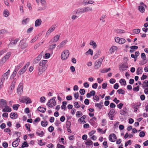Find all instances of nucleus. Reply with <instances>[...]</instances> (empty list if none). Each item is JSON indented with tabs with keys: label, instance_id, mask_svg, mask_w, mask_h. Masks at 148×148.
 I'll list each match as a JSON object with an SVG mask.
<instances>
[{
	"label": "nucleus",
	"instance_id": "5701e85b",
	"mask_svg": "<svg viewBox=\"0 0 148 148\" xmlns=\"http://www.w3.org/2000/svg\"><path fill=\"white\" fill-rule=\"evenodd\" d=\"M117 49V47L115 46H112L109 50V51L112 54L114 53Z\"/></svg>",
	"mask_w": 148,
	"mask_h": 148
},
{
	"label": "nucleus",
	"instance_id": "9b49d317",
	"mask_svg": "<svg viewBox=\"0 0 148 148\" xmlns=\"http://www.w3.org/2000/svg\"><path fill=\"white\" fill-rule=\"evenodd\" d=\"M23 86L22 85H21V84H20L17 88V92L18 93L19 95L21 94L23 92Z\"/></svg>",
	"mask_w": 148,
	"mask_h": 148
},
{
	"label": "nucleus",
	"instance_id": "052dcab7",
	"mask_svg": "<svg viewBox=\"0 0 148 148\" xmlns=\"http://www.w3.org/2000/svg\"><path fill=\"white\" fill-rule=\"evenodd\" d=\"M102 126H104L106 125L107 123L106 120L105 119H103L102 120Z\"/></svg>",
	"mask_w": 148,
	"mask_h": 148
},
{
	"label": "nucleus",
	"instance_id": "b1692460",
	"mask_svg": "<svg viewBox=\"0 0 148 148\" xmlns=\"http://www.w3.org/2000/svg\"><path fill=\"white\" fill-rule=\"evenodd\" d=\"M92 142L89 139H87L85 142V144L87 146H89L92 145Z\"/></svg>",
	"mask_w": 148,
	"mask_h": 148
},
{
	"label": "nucleus",
	"instance_id": "4be33fe9",
	"mask_svg": "<svg viewBox=\"0 0 148 148\" xmlns=\"http://www.w3.org/2000/svg\"><path fill=\"white\" fill-rule=\"evenodd\" d=\"M90 45L92 46L93 49L96 48L97 47V45L96 43L93 40H91L89 43Z\"/></svg>",
	"mask_w": 148,
	"mask_h": 148
},
{
	"label": "nucleus",
	"instance_id": "72a5a7b5",
	"mask_svg": "<svg viewBox=\"0 0 148 148\" xmlns=\"http://www.w3.org/2000/svg\"><path fill=\"white\" fill-rule=\"evenodd\" d=\"M20 105L18 104H15L13 105L12 108L13 109L15 110H17L19 106Z\"/></svg>",
	"mask_w": 148,
	"mask_h": 148
},
{
	"label": "nucleus",
	"instance_id": "bf43d9fd",
	"mask_svg": "<svg viewBox=\"0 0 148 148\" xmlns=\"http://www.w3.org/2000/svg\"><path fill=\"white\" fill-rule=\"evenodd\" d=\"M16 73H17L15 71H13V73L10 77V79H12L14 78V77L16 76Z\"/></svg>",
	"mask_w": 148,
	"mask_h": 148
},
{
	"label": "nucleus",
	"instance_id": "393cba45",
	"mask_svg": "<svg viewBox=\"0 0 148 148\" xmlns=\"http://www.w3.org/2000/svg\"><path fill=\"white\" fill-rule=\"evenodd\" d=\"M138 10L141 13H143L145 11V8L144 6L140 5L138 7Z\"/></svg>",
	"mask_w": 148,
	"mask_h": 148
},
{
	"label": "nucleus",
	"instance_id": "4468645a",
	"mask_svg": "<svg viewBox=\"0 0 148 148\" xmlns=\"http://www.w3.org/2000/svg\"><path fill=\"white\" fill-rule=\"evenodd\" d=\"M20 139L18 138H16V140L14 141L12 143V146L13 147H17L18 145V143L20 142Z\"/></svg>",
	"mask_w": 148,
	"mask_h": 148
},
{
	"label": "nucleus",
	"instance_id": "f257e3e1",
	"mask_svg": "<svg viewBox=\"0 0 148 148\" xmlns=\"http://www.w3.org/2000/svg\"><path fill=\"white\" fill-rule=\"evenodd\" d=\"M47 60H43L41 61L39 63L40 66L38 67V73L39 74H42L46 69L47 66Z\"/></svg>",
	"mask_w": 148,
	"mask_h": 148
},
{
	"label": "nucleus",
	"instance_id": "f03ea898",
	"mask_svg": "<svg viewBox=\"0 0 148 148\" xmlns=\"http://www.w3.org/2000/svg\"><path fill=\"white\" fill-rule=\"evenodd\" d=\"M10 52H8L2 58L0 61V66L2 65L3 63L9 58L11 55Z\"/></svg>",
	"mask_w": 148,
	"mask_h": 148
},
{
	"label": "nucleus",
	"instance_id": "f8f14e48",
	"mask_svg": "<svg viewBox=\"0 0 148 148\" xmlns=\"http://www.w3.org/2000/svg\"><path fill=\"white\" fill-rule=\"evenodd\" d=\"M120 70L121 71H123L125 69L128 68V65L126 64H123L119 66Z\"/></svg>",
	"mask_w": 148,
	"mask_h": 148
},
{
	"label": "nucleus",
	"instance_id": "473e14b6",
	"mask_svg": "<svg viewBox=\"0 0 148 148\" xmlns=\"http://www.w3.org/2000/svg\"><path fill=\"white\" fill-rule=\"evenodd\" d=\"M48 122L47 121H44L41 122V125L43 127H46L47 125Z\"/></svg>",
	"mask_w": 148,
	"mask_h": 148
},
{
	"label": "nucleus",
	"instance_id": "4c0bfd02",
	"mask_svg": "<svg viewBox=\"0 0 148 148\" xmlns=\"http://www.w3.org/2000/svg\"><path fill=\"white\" fill-rule=\"evenodd\" d=\"M116 32L117 33L119 34H121L125 32V31L123 30L120 29H117Z\"/></svg>",
	"mask_w": 148,
	"mask_h": 148
},
{
	"label": "nucleus",
	"instance_id": "a19ab883",
	"mask_svg": "<svg viewBox=\"0 0 148 148\" xmlns=\"http://www.w3.org/2000/svg\"><path fill=\"white\" fill-rule=\"evenodd\" d=\"M82 115V112L80 111H77L76 112V116L77 117H79Z\"/></svg>",
	"mask_w": 148,
	"mask_h": 148
},
{
	"label": "nucleus",
	"instance_id": "680f3d73",
	"mask_svg": "<svg viewBox=\"0 0 148 148\" xmlns=\"http://www.w3.org/2000/svg\"><path fill=\"white\" fill-rule=\"evenodd\" d=\"M2 146L4 148H7L8 146V145L7 142H4L3 143Z\"/></svg>",
	"mask_w": 148,
	"mask_h": 148
},
{
	"label": "nucleus",
	"instance_id": "0e129e2a",
	"mask_svg": "<svg viewBox=\"0 0 148 148\" xmlns=\"http://www.w3.org/2000/svg\"><path fill=\"white\" fill-rule=\"evenodd\" d=\"M89 1L88 0H84L82 3L84 5H86L87 4L89 3Z\"/></svg>",
	"mask_w": 148,
	"mask_h": 148
},
{
	"label": "nucleus",
	"instance_id": "4d7b16f0",
	"mask_svg": "<svg viewBox=\"0 0 148 148\" xmlns=\"http://www.w3.org/2000/svg\"><path fill=\"white\" fill-rule=\"evenodd\" d=\"M86 116L85 115H84L82 117H81L80 118H79V119L78 121H79L81 122H83V121H82V119L83 120L85 119L86 118Z\"/></svg>",
	"mask_w": 148,
	"mask_h": 148
},
{
	"label": "nucleus",
	"instance_id": "f3484780",
	"mask_svg": "<svg viewBox=\"0 0 148 148\" xmlns=\"http://www.w3.org/2000/svg\"><path fill=\"white\" fill-rule=\"evenodd\" d=\"M60 36V35L59 34L56 36L54 38L52 39L51 41L53 42H56L59 39Z\"/></svg>",
	"mask_w": 148,
	"mask_h": 148
},
{
	"label": "nucleus",
	"instance_id": "6e6552de",
	"mask_svg": "<svg viewBox=\"0 0 148 148\" xmlns=\"http://www.w3.org/2000/svg\"><path fill=\"white\" fill-rule=\"evenodd\" d=\"M56 101L54 99H52L50 100L47 103L48 106L50 107H52L56 105Z\"/></svg>",
	"mask_w": 148,
	"mask_h": 148
},
{
	"label": "nucleus",
	"instance_id": "0eeeda50",
	"mask_svg": "<svg viewBox=\"0 0 148 148\" xmlns=\"http://www.w3.org/2000/svg\"><path fill=\"white\" fill-rule=\"evenodd\" d=\"M28 44L23 40L20 41L19 47L22 49H24L28 47Z\"/></svg>",
	"mask_w": 148,
	"mask_h": 148
},
{
	"label": "nucleus",
	"instance_id": "774afa93",
	"mask_svg": "<svg viewBox=\"0 0 148 148\" xmlns=\"http://www.w3.org/2000/svg\"><path fill=\"white\" fill-rule=\"evenodd\" d=\"M57 147L58 148H65V146L64 145H60L59 144H57Z\"/></svg>",
	"mask_w": 148,
	"mask_h": 148
},
{
	"label": "nucleus",
	"instance_id": "79ce46f5",
	"mask_svg": "<svg viewBox=\"0 0 148 148\" xmlns=\"http://www.w3.org/2000/svg\"><path fill=\"white\" fill-rule=\"evenodd\" d=\"M68 122L70 124V125L69 126L67 124H66L67 131L68 132L71 133L72 132L71 131V129L69 128V127H70V125H71V122L70 121H69Z\"/></svg>",
	"mask_w": 148,
	"mask_h": 148
},
{
	"label": "nucleus",
	"instance_id": "6ab92c4d",
	"mask_svg": "<svg viewBox=\"0 0 148 148\" xmlns=\"http://www.w3.org/2000/svg\"><path fill=\"white\" fill-rule=\"evenodd\" d=\"M10 70H8L6 73L4 74L2 77L3 78V79H7L8 78V75H9L10 73Z\"/></svg>",
	"mask_w": 148,
	"mask_h": 148
},
{
	"label": "nucleus",
	"instance_id": "09e8293b",
	"mask_svg": "<svg viewBox=\"0 0 148 148\" xmlns=\"http://www.w3.org/2000/svg\"><path fill=\"white\" fill-rule=\"evenodd\" d=\"M41 102L44 103L46 99L45 97H42L40 99Z\"/></svg>",
	"mask_w": 148,
	"mask_h": 148
},
{
	"label": "nucleus",
	"instance_id": "2eb2a0df",
	"mask_svg": "<svg viewBox=\"0 0 148 148\" xmlns=\"http://www.w3.org/2000/svg\"><path fill=\"white\" fill-rule=\"evenodd\" d=\"M16 78H15L13 80V81L11 83V85L10 86V90H13L14 88L15 84L16 83Z\"/></svg>",
	"mask_w": 148,
	"mask_h": 148
},
{
	"label": "nucleus",
	"instance_id": "bb28decb",
	"mask_svg": "<svg viewBox=\"0 0 148 148\" xmlns=\"http://www.w3.org/2000/svg\"><path fill=\"white\" fill-rule=\"evenodd\" d=\"M89 54L91 55V56H92L93 54V51L90 49H89L88 51L85 53V55H86Z\"/></svg>",
	"mask_w": 148,
	"mask_h": 148
},
{
	"label": "nucleus",
	"instance_id": "a18cd8bd",
	"mask_svg": "<svg viewBox=\"0 0 148 148\" xmlns=\"http://www.w3.org/2000/svg\"><path fill=\"white\" fill-rule=\"evenodd\" d=\"M141 58L144 60H145L146 59L145 54L144 53H142L141 54Z\"/></svg>",
	"mask_w": 148,
	"mask_h": 148
},
{
	"label": "nucleus",
	"instance_id": "e2e57ef3",
	"mask_svg": "<svg viewBox=\"0 0 148 148\" xmlns=\"http://www.w3.org/2000/svg\"><path fill=\"white\" fill-rule=\"evenodd\" d=\"M139 86H138L136 87H135L133 88V91L135 92H137L139 90Z\"/></svg>",
	"mask_w": 148,
	"mask_h": 148
},
{
	"label": "nucleus",
	"instance_id": "7c9ffc66",
	"mask_svg": "<svg viewBox=\"0 0 148 148\" xmlns=\"http://www.w3.org/2000/svg\"><path fill=\"white\" fill-rule=\"evenodd\" d=\"M10 116L11 119L16 118L17 117V114L16 113H11L10 114Z\"/></svg>",
	"mask_w": 148,
	"mask_h": 148
},
{
	"label": "nucleus",
	"instance_id": "7ed1b4c3",
	"mask_svg": "<svg viewBox=\"0 0 148 148\" xmlns=\"http://www.w3.org/2000/svg\"><path fill=\"white\" fill-rule=\"evenodd\" d=\"M69 55V51L67 50H64L61 53V59L64 60H66L68 58Z\"/></svg>",
	"mask_w": 148,
	"mask_h": 148
},
{
	"label": "nucleus",
	"instance_id": "cd10ccee",
	"mask_svg": "<svg viewBox=\"0 0 148 148\" xmlns=\"http://www.w3.org/2000/svg\"><path fill=\"white\" fill-rule=\"evenodd\" d=\"M38 110L40 112L44 113L46 109L45 108L40 106L38 108Z\"/></svg>",
	"mask_w": 148,
	"mask_h": 148
},
{
	"label": "nucleus",
	"instance_id": "423d86ee",
	"mask_svg": "<svg viewBox=\"0 0 148 148\" xmlns=\"http://www.w3.org/2000/svg\"><path fill=\"white\" fill-rule=\"evenodd\" d=\"M84 13L83 8H80L75 10L72 12V14H81Z\"/></svg>",
	"mask_w": 148,
	"mask_h": 148
},
{
	"label": "nucleus",
	"instance_id": "c9c22d12",
	"mask_svg": "<svg viewBox=\"0 0 148 148\" xmlns=\"http://www.w3.org/2000/svg\"><path fill=\"white\" fill-rule=\"evenodd\" d=\"M3 14L4 16L6 17L8 16L9 14V11L7 10H4Z\"/></svg>",
	"mask_w": 148,
	"mask_h": 148
},
{
	"label": "nucleus",
	"instance_id": "39448f33",
	"mask_svg": "<svg viewBox=\"0 0 148 148\" xmlns=\"http://www.w3.org/2000/svg\"><path fill=\"white\" fill-rule=\"evenodd\" d=\"M103 59V58H101L95 61V69H97L101 66Z\"/></svg>",
	"mask_w": 148,
	"mask_h": 148
},
{
	"label": "nucleus",
	"instance_id": "1a4fd4ad",
	"mask_svg": "<svg viewBox=\"0 0 148 148\" xmlns=\"http://www.w3.org/2000/svg\"><path fill=\"white\" fill-rule=\"evenodd\" d=\"M109 140L111 142H114L116 139V135L114 134H111L109 137Z\"/></svg>",
	"mask_w": 148,
	"mask_h": 148
},
{
	"label": "nucleus",
	"instance_id": "8fccbe9b",
	"mask_svg": "<svg viewBox=\"0 0 148 148\" xmlns=\"http://www.w3.org/2000/svg\"><path fill=\"white\" fill-rule=\"evenodd\" d=\"M85 91L84 89H81L79 90V92L81 95H84L85 93Z\"/></svg>",
	"mask_w": 148,
	"mask_h": 148
},
{
	"label": "nucleus",
	"instance_id": "37998d69",
	"mask_svg": "<svg viewBox=\"0 0 148 148\" xmlns=\"http://www.w3.org/2000/svg\"><path fill=\"white\" fill-rule=\"evenodd\" d=\"M115 112V110L114 109H112L110 110L108 114V115H113V114Z\"/></svg>",
	"mask_w": 148,
	"mask_h": 148
},
{
	"label": "nucleus",
	"instance_id": "69168bd1",
	"mask_svg": "<svg viewBox=\"0 0 148 148\" xmlns=\"http://www.w3.org/2000/svg\"><path fill=\"white\" fill-rule=\"evenodd\" d=\"M24 62H21L20 64H19L16 67V68H18V69H19L22 66Z\"/></svg>",
	"mask_w": 148,
	"mask_h": 148
},
{
	"label": "nucleus",
	"instance_id": "864d4df0",
	"mask_svg": "<svg viewBox=\"0 0 148 148\" xmlns=\"http://www.w3.org/2000/svg\"><path fill=\"white\" fill-rule=\"evenodd\" d=\"M73 15L71 17V19L72 20H75L77 18L78 16L76 15H74L75 14H73Z\"/></svg>",
	"mask_w": 148,
	"mask_h": 148
},
{
	"label": "nucleus",
	"instance_id": "9d476101",
	"mask_svg": "<svg viewBox=\"0 0 148 148\" xmlns=\"http://www.w3.org/2000/svg\"><path fill=\"white\" fill-rule=\"evenodd\" d=\"M7 105L6 101V100L1 99L0 100V106L1 108L5 107Z\"/></svg>",
	"mask_w": 148,
	"mask_h": 148
},
{
	"label": "nucleus",
	"instance_id": "c85d7f7f",
	"mask_svg": "<svg viewBox=\"0 0 148 148\" xmlns=\"http://www.w3.org/2000/svg\"><path fill=\"white\" fill-rule=\"evenodd\" d=\"M29 21V18H27L25 19H23L22 21V23L23 25H25Z\"/></svg>",
	"mask_w": 148,
	"mask_h": 148
},
{
	"label": "nucleus",
	"instance_id": "c03bdc74",
	"mask_svg": "<svg viewBox=\"0 0 148 148\" xmlns=\"http://www.w3.org/2000/svg\"><path fill=\"white\" fill-rule=\"evenodd\" d=\"M140 32V30L139 28H136L133 30V32L137 34L139 33Z\"/></svg>",
	"mask_w": 148,
	"mask_h": 148
},
{
	"label": "nucleus",
	"instance_id": "338daca9",
	"mask_svg": "<svg viewBox=\"0 0 148 148\" xmlns=\"http://www.w3.org/2000/svg\"><path fill=\"white\" fill-rule=\"evenodd\" d=\"M116 82L115 80L113 78H111L110 80V83L113 84Z\"/></svg>",
	"mask_w": 148,
	"mask_h": 148
},
{
	"label": "nucleus",
	"instance_id": "f704fd0d",
	"mask_svg": "<svg viewBox=\"0 0 148 148\" xmlns=\"http://www.w3.org/2000/svg\"><path fill=\"white\" fill-rule=\"evenodd\" d=\"M120 114L122 115H125L127 113V112L126 111V109L123 108L120 111Z\"/></svg>",
	"mask_w": 148,
	"mask_h": 148
},
{
	"label": "nucleus",
	"instance_id": "13d9d810",
	"mask_svg": "<svg viewBox=\"0 0 148 148\" xmlns=\"http://www.w3.org/2000/svg\"><path fill=\"white\" fill-rule=\"evenodd\" d=\"M56 46V44H53L49 46V49H53Z\"/></svg>",
	"mask_w": 148,
	"mask_h": 148
},
{
	"label": "nucleus",
	"instance_id": "2f4dec72",
	"mask_svg": "<svg viewBox=\"0 0 148 148\" xmlns=\"http://www.w3.org/2000/svg\"><path fill=\"white\" fill-rule=\"evenodd\" d=\"M142 69H143L142 67H138L137 70V74L138 75L140 73H142V72H143Z\"/></svg>",
	"mask_w": 148,
	"mask_h": 148
},
{
	"label": "nucleus",
	"instance_id": "49530a36",
	"mask_svg": "<svg viewBox=\"0 0 148 148\" xmlns=\"http://www.w3.org/2000/svg\"><path fill=\"white\" fill-rule=\"evenodd\" d=\"M36 134L40 137H42L44 134V133L43 131H41V133L38 132H36Z\"/></svg>",
	"mask_w": 148,
	"mask_h": 148
},
{
	"label": "nucleus",
	"instance_id": "a878e982",
	"mask_svg": "<svg viewBox=\"0 0 148 148\" xmlns=\"http://www.w3.org/2000/svg\"><path fill=\"white\" fill-rule=\"evenodd\" d=\"M19 40V38H17L15 40H12V42L10 43L9 45H10L13 44L15 45L17 43V42Z\"/></svg>",
	"mask_w": 148,
	"mask_h": 148
},
{
	"label": "nucleus",
	"instance_id": "412c9836",
	"mask_svg": "<svg viewBox=\"0 0 148 148\" xmlns=\"http://www.w3.org/2000/svg\"><path fill=\"white\" fill-rule=\"evenodd\" d=\"M67 42V40H66L63 41L61 42L60 45L58 46V47L59 48H61L64 47L66 44Z\"/></svg>",
	"mask_w": 148,
	"mask_h": 148
},
{
	"label": "nucleus",
	"instance_id": "dca6fc26",
	"mask_svg": "<svg viewBox=\"0 0 148 148\" xmlns=\"http://www.w3.org/2000/svg\"><path fill=\"white\" fill-rule=\"evenodd\" d=\"M83 8L84 13L89 12H92V8L87 6L83 7Z\"/></svg>",
	"mask_w": 148,
	"mask_h": 148
},
{
	"label": "nucleus",
	"instance_id": "20e7f679",
	"mask_svg": "<svg viewBox=\"0 0 148 148\" xmlns=\"http://www.w3.org/2000/svg\"><path fill=\"white\" fill-rule=\"evenodd\" d=\"M19 99L20 102L22 103L25 102L27 104L30 103L32 102L30 99L27 97H22L20 98Z\"/></svg>",
	"mask_w": 148,
	"mask_h": 148
},
{
	"label": "nucleus",
	"instance_id": "58836bf2",
	"mask_svg": "<svg viewBox=\"0 0 148 148\" xmlns=\"http://www.w3.org/2000/svg\"><path fill=\"white\" fill-rule=\"evenodd\" d=\"M119 82L121 84L123 83V84L125 86L126 84V82L125 79H121L119 81Z\"/></svg>",
	"mask_w": 148,
	"mask_h": 148
},
{
	"label": "nucleus",
	"instance_id": "a211bd4d",
	"mask_svg": "<svg viewBox=\"0 0 148 148\" xmlns=\"http://www.w3.org/2000/svg\"><path fill=\"white\" fill-rule=\"evenodd\" d=\"M42 21L40 19H37L35 22V26L38 27L41 24Z\"/></svg>",
	"mask_w": 148,
	"mask_h": 148
},
{
	"label": "nucleus",
	"instance_id": "6e6d98bb",
	"mask_svg": "<svg viewBox=\"0 0 148 148\" xmlns=\"http://www.w3.org/2000/svg\"><path fill=\"white\" fill-rule=\"evenodd\" d=\"M54 130V127L52 126H50L48 128V130L50 132H51L53 131Z\"/></svg>",
	"mask_w": 148,
	"mask_h": 148
},
{
	"label": "nucleus",
	"instance_id": "3c124183",
	"mask_svg": "<svg viewBox=\"0 0 148 148\" xmlns=\"http://www.w3.org/2000/svg\"><path fill=\"white\" fill-rule=\"evenodd\" d=\"M120 39L119 44H122L124 43L125 42V39L123 38H120Z\"/></svg>",
	"mask_w": 148,
	"mask_h": 148
},
{
	"label": "nucleus",
	"instance_id": "c756f323",
	"mask_svg": "<svg viewBox=\"0 0 148 148\" xmlns=\"http://www.w3.org/2000/svg\"><path fill=\"white\" fill-rule=\"evenodd\" d=\"M47 8V5H43L42 7L39 8L38 10V11H41L45 10Z\"/></svg>",
	"mask_w": 148,
	"mask_h": 148
},
{
	"label": "nucleus",
	"instance_id": "603ef678",
	"mask_svg": "<svg viewBox=\"0 0 148 148\" xmlns=\"http://www.w3.org/2000/svg\"><path fill=\"white\" fill-rule=\"evenodd\" d=\"M132 143L131 140H129L128 141L126 142L125 143V147H127L129 144L130 145Z\"/></svg>",
	"mask_w": 148,
	"mask_h": 148
},
{
	"label": "nucleus",
	"instance_id": "ea45409f",
	"mask_svg": "<svg viewBox=\"0 0 148 148\" xmlns=\"http://www.w3.org/2000/svg\"><path fill=\"white\" fill-rule=\"evenodd\" d=\"M117 92L119 94H125V91L122 89H120L117 90Z\"/></svg>",
	"mask_w": 148,
	"mask_h": 148
},
{
	"label": "nucleus",
	"instance_id": "e433bc0d",
	"mask_svg": "<svg viewBox=\"0 0 148 148\" xmlns=\"http://www.w3.org/2000/svg\"><path fill=\"white\" fill-rule=\"evenodd\" d=\"M55 28H49L48 30L47 31L46 36H48L54 30Z\"/></svg>",
	"mask_w": 148,
	"mask_h": 148
},
{
	"label": "nucleus",
	"instance_id": "de8ad7c7",
	"mask_svg": "<svg viewBox=\"0 0 148 148\" xmlns=\"http://www.w3.org/2000/svg\"><path fill=\"white\" fill-rule=\"evenodd\" d=\"M145 132L144 131H143L140 132L139 134V136L141 137H143L145 136Z\"/></svg>",
	"mask_w": 148,
	"mask_h": 148
},
{
	"label": "nucleus",
	"instance_id": "aec40b11",
	"mask_svg": "<svg viewBox=\"0 0 148 148\" xmlns=\"http://www.w3.org/2000/svg\"><path fill=\"white\" fill-rule=\"evenodd\" d=\"M11 111V108L9 106H7V105L2 110V111L3 112H10Z\"/></svg>",
	"mask_w": 148,
	"mask_h": 148
},
{
	"label": "nucleus",
	"instance_id": "5fc2aeb1",
	"mask_svg": "<svg viewBox=\"0 0 148 148\" xmlns=\"http://www.w3.org/2000/svg\"><path fill=\"white\" fill-rule=\"evenodd\" d=\"M106 17V15L102 16L100 18V20L102 22H104L105 21L104 19Z\"/></svg>",
	"mask_w": 148,
	"mask_h": 148
},
{
	"label": "nucleus",
	"instance_id": "ddd939ff",
	"mask_svg": "<svg viewBox=\"0 0 148 148\" xmlns=\"http://www.w3.org/2000/svg\"><path fill=\"white\" fill-rule=\"evenodd\" d=\"M27 69L26 68L25 66H24L23 68H22L18 72L17 75L19 77L20 75L23 74L26 70Z\"/></svg>",
	"mask_w": 148,
	"mask_h": 148
}]
</instances>
